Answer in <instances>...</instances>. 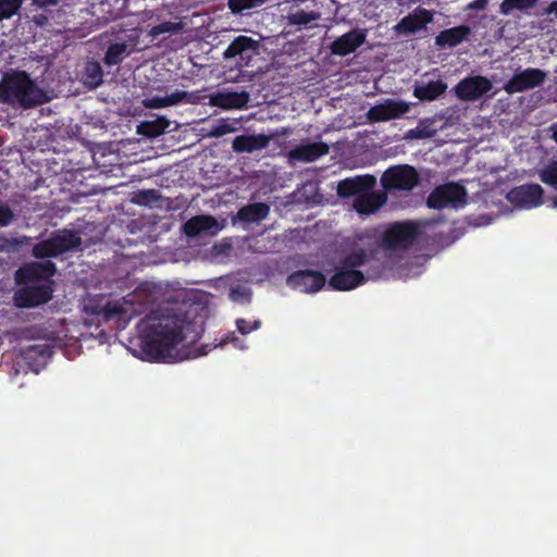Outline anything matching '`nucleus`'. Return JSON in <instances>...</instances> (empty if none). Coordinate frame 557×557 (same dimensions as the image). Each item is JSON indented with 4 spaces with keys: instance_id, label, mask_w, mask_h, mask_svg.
<instances>
[{
    "instance_id": "nucleus-1",
    "label": "nucleus",
    "mask_w": 557,
    "mask_h": 557,
    "mask_svg": "<svg viewBox=\"0 0 557 557\" xmlns=\"http://www.w3.org/2000/svg\"><path fill=\"white\" fill-rule=\"evenodd\" d=\"M138 331L143 352L154 362L171 363L185 359L187 356L180 351L178 345L199 338L195 324L171 309L150 312L138 323Z\"/></svg>"
},
{
    "instance_id": "nucleus-2",
    "label": "nucleus",
    "mask_w": 557,
    "mask_h": 557,
    "mask_svg": "<svg viewBox=\"0 0 557 557\" xmlns=\"http://www.w3.org/2000/svg\"><path fill=\"white\" fill-rule=\"evenodd\" d=\"M383 265L374 258L373 250L358 248L343 256L329 280V287L333 290L347 292L364 284L367 280L381 276Z\"/></svg>"
},
{
    "instance_id": "nucleus-3",
    "label": "nucleus",
    "mask_w": 557,
    "mask_h": 557,
    "mask_svg": "<svg viewBox=\"0 0 557 557\" xmlns=\"http://www.w3.org/2000/svg\"><path fill=\"white\" fill-rule=\"evenodd\" d=\"M50 101L47 92L23 70H8L0 78V104L29 110Z\"/></svg>"
},
{
    "instance_id": "nucleus-4",
    "label": "nucleus",
    "mask_w": 557,
    "mask_h": 557,
    "mask_svg": "<svg viewBox=\"0 0 557 557\" xmlns=\"http://www.w3.org/2000/svg\"><path fill=\"white\" fill-rule=\"evenodd\" d=\"M82 245V237L75 231L61 228L53 231L46 239L35 244L32 253L36 259L57 258L74 251Z\"/></svg>"
},
{
    "instance_id": "nucleus-5",
    "label": "nucleus",
    "mask_w": 557,
    "mask_h": 557,
    "mask_svg": "<svg viewBox=\"0 0 557 557\" xmlns=\"http://www.w3.org/2000/svg\"><path fill=\"white\" fill-rule=\"evenodd\" d=\"M419 183L420 176L418 171L409 164L392 165L381 176V185L386 194L408 193L418 186Z\"/></svg>"
},
{
    "instance_id": "nucleus-6",
    "label": "nucleus",
    "mask_w": 557,
    "mask_h": 557,
    "mask_svg": "<svg viewBox=\"0 0 557 557\" xmlns=\"http://www.w3.org/2000/svg\"><path fill=\"white\" fill-rule=\"evenodd\" d=\"M421 234L420 226L411 221L392 223L382 235V246L398 250L412 246Z\"/></svg>"
},
{
    "instance_id": "nucleus-7",
    "label": "nucleus",
    "mask_w": 557,
    "mask_h": 557,
    "mask_svg": "<svg viewBox=\"0 0 557 557\" xmlns=\"http://www.w3.org/2000/svg\"><path fill=\"white\" fill-rule=\"evenodd\" d=\"M467 202V190L457 183L440 185L429 195L426 205L432 209L462 207Z\"/></svg>"
},
{
    "instance_id": "nucleus-8",
    "label": "nucleus",
    "mask_w": 557,
    "mask_h": 557,
    "mask_svg": "<svg viewBox=\"0 0 557 557\" xmlns=\"http://www.w3.org/2000/svg\"><path fill=\"white\" fill-rule=\"evenodd\" d=\"M259 42L251 37L240 35L236 37L223 52L225 60L238 58L236 65L248 66L251 60L258 54Z\"/></svg>"
},
{
    "instance_id": "nucleus-9",
    "label": "nucleus",
    "mask_w": 557,
    "mask_h": 557,
    "mask_svg": "<svg viewBox=\"0 0 557 557\" xmlns=\"http://www.w3.org/2000/svg\"><path fill=\"white\" fill-rule=\"evenodd\" d=\"M52 288L47 284L29 285L18 288L13 295L17 308H35L52 298Z\"/></svg>"
},
{
    "instance_id": "nucleus-10",
    "label": "nucleus",
    "mask_w": 557,
    "mask_h": 557,
    "mask_svg": "<svg viewBox=\"0 0 557 557\" xmlns=\"http://www.w3.org/2000/svg\"><path fill=\"white\" fill-rule=\"evenodd\" d=\"M286 284L293 289L310 294L321 290L326 284V277L320 271L298 270L287 276Z\"/></svg>"
},
{
    "instance_id": "nucleus-11",
    "label": "nucleus",
    "mask_w": 557,
    "mask_h": 557,
    "mask_svg": "<svg viewBox=\"0 0 557 557\" xmlns=\"http://www.w3.org/2000/svg\"><path fill=\"white\" fill-rule=\"evenodd\" d=\"M546 73L540 69H525L515 74L504 86L508 94L522 92L541 86L546 79Z\"/></svg>"
},
{
    "instance_id": "nucleus-12",
    "label": "nucleus",
    "mask_w": 557,
    "mask_h": 557,
    "mask_svg": "<svg viewBox=\"0 0 557 557\" xmlns=\"http://www.w3.org/2000/svg\"><path fill=\"white\" fill-rule=\"evenodd\" d=\"M492 89V83L484 76L468 77L455 86L456 96L463 101H474Z\"/></svg>"
},
{
    "instance_id": "nucleus-13",
    "label": "nucleus",
    "mask_w": 557,
    "mask_h": 557,
    "mask_svg": "<svg viewBox=\"0 0 557 557\" xmlns=\"http://www.w3.org/2000/svg\"><path fill=\"white\" fill-rule=\"evenodd\" d=\"M376 178L371 174L355 175L338 182L336 193L341 198L359 197L366 191L372 190Z\"/></svg>"
},
{
    "instance_id": "nucleus-14",
    "label": "nucleus",
    "mask_w": 557,
    "mask_h": 557,
    "mask_svg": "<svg viewBox=\"0 0 557 557\" xmlns=\"http://www.w3.org/2000/svg\"><path fill=\"white\" fill-rule=\"evenodd\" d=\"M409 111V104L405 101L387 99L383 103L375 104L367 112L370 122H386L398 119Z\"/></svg>"
},
{
    "instance_id": "nucleus-15",
    "label": "nucleus",
    "mask_w": 557,
    "mask_h": 557,
    "mask_svg": "<svg viewBox=\"0 0 557 557\" xmlns=\"http://www.w3.org/2000/svg\"><path fill=\"white\" fill-rule=\"evenodd\" d=\"M544 190L539 184H525L512 188L508 195V200L521 208H534L543 202Z\"/></svg>"
},
{
    "instance_id": "nucleus-16",
    "label": "nucleus",
    "mask_w": 557,
    "mask_h": 557,
    "mask_svg": "<svg viewBox=\"0 0 557 557\" xmlns=\"http://www.w3.org/2000/svg\"><path fill=\"white\" fill-rule=\"evenodd\" d=\"M367 39V29L354 28L337 37L330 46L331 53L338 57H346L354 53Z\"/></svg>"
},
{
    "instance_id": "nucleus-17",
    "label": "nucleus",
    "mask_w": 557,
    "mask_h": 557,
    "mask_svg": "<svg viewBox=\"0 0 557 557\" xmlns=\"http://www.w3.org/2000/svg\"><path fill=\"white\" fill-rule=\"evenodd\" d=\"M57 272V267L52 261L34 262L20 268L15 273V280L18 284L48 280Z\"/></svg>"
},
{
    "instance_id": "nucleus-18",
    "label": "nucleus",
    "mask_w": 557,
    "mask_h": 557,
    "mask_svg": "<svg viewBox=\"0 0 557 557\" xmlns=\"http://www.w3.org/2000/svg\"><path fill=\"white\" fill-rule=\"evenodd\" d=\"M250 100V95L246 90L242 91H220L210 97V104L224 110L246 109Z\"/></svg>"
},
{
    "instance_id": "nucleus-19",
    "label": "nucleus",
    "mask_w": 557,
    "mask_h": 557,
    "mask_svg": "<svg viewBox=\"0 0 557 557\" xmlns=\"http://www.w3.org/2000/svg\"><path fill=\"white\" fill-rule=\"evenodd\" d=\"M433 21V14L431 11L424 8H418L412 13L403 17L399 23L395 26L398 33L403 34H414L418 30L424 28L428 24Z\"/></svg>"
},
{
    "instance_id": "nucleus-20",
    "label": "nucleus",
    "mask_w": 557,
    "mask_h": 557,
    "mask_svg": "<svg viewBox=\"0 0 557 557\" xmlns=\"http://www.w3.org/2000/svg\"><path fill=\"white\" fill-rule=\"evenodd\" d=\"M197 96L194 94H189L184 90H175L171 95L161 97V96H150L146 97L143 100V104L148 109H161L168 108L172 106H176L180 103H196Z\"/></svg>"
},
{
    "instance_id": "nucleus-21",
    "label": "nucleus",
    "mask_w": 557,
    "mask_h": 557,
    "mask_svg": "<svg viewBox=\"0 0 557 557\" xmlns=\"http://www.w3.org/2000/svg\"><path fill=\"white\" fill-rule=\"evenodd\" d=\"M472 29L468 25H459L440 32L435 37L438 49H451L463 41H468Z\"/></svg>"
},
{
    "instance_id": "nucleus-22",
    "label": "nucleus",
    "mask_w": 557,
    "mask_h": 557,
    "mask_svg": "<svg viewBox=\"0 0 557 557\" xmlns=\"http://www.w3.org/2000/svg\"><path fill=\"white\" fill-rule=\"evenodd\" d=\"M386 201L387 194L384 190H369L355 198L352 207L359 214L369 215L382 208Z\"/></svg>"
},
{
    "instance_id": "nucleus-23",
    "label": "nucleus",
    "mask_w": 557,
    "mask_h": 557,
    "mask_svg": "<svg viewBox=\"0 0 557 557\" xmlns=\"http://www.w3.org/2000/svg\"><path fill=\"white\" fill-rule=\"evenodd\" d=\"M326 153H329V146L319 141L299 145L292 149L288 156L293 160L312 162Z\"/></svg>"
},
{
    "instance_id": "nucleus-24",
    "label": "nucleus",
    "mask_w": 557,
    "mask_h": 557,
    "mask_svg": "<svg viewBox=\"0 0 557 557\" xmlns=\"http://www.w3.org/2000/svg\"><path fill=\"white\" fill-rule=\"evenodd\" d=\"M270 138L260 135H238L232 141V149L237 153L253 152L268 147Z\"/></svg>"
},
{
    "instance_id": "nucleus-25",
    "label": "nucleus",
    "mask_w": 557,
    "mask_h": 557,
    "mask_svg": "<svg viewBox=\"0 0 557 557\" xmlns=\"http://www.w3.org/2000/svg\"><path fill=\"white\" fill-rule=\"evenodd\" d=\"M447 90V84L442 79L429 81L428 83L416 84L413 96L420 101H434L444 95Z\"/></svg>"
},
{
    "instance_id": "nucleus-26",
    "label": "nucleus",
    "mask_w": 557,
    "mask_h": 557,
    "mask_svg": "<svg viewBox=\"0 0 557 557\" xmlns=\"http://www.w3.org/2000/svg\"><path fill=\"white\" fill-rule=\"evenodd\" d=\"M270 213V207L264 202H255L242 207L238 210L237 216L244 222H260L264 220Z\"/></svg>"
},
{
    "instance_id": "nucleus-27",
    "label": "nucleus",
    "mask_w": 557,
    "mask_h": 557,
    "mask_svg": "<svg viewBox=\"0 0 557 557\" xmlns=\"http://www.w3.org/2000/svg\"><path fill=\"white\" fill-rule=\"evenodd\" d=\"M215 224L211 215H197L189 219L184 224V232L188 237H196L201 233L209 231Z\"/></svg>"
},
{
    "instance_id": "nucleus-28",
    "label": "nucleus",
    "mask_w": 557,
    "mask_h": 557,
    "mask_svg": "<svg viewBox=\"0 0 557 557\" xmlns=\"http://www.w3.org/2000/svg\"><path fill=\"white\" fill-rule=\"evenodd\" d=\"M51 347L47 344L29 345L22 350V357L26 361H36L45 363L51 357Z\"/></svg>"
},
{
    "instance_id": "nucleus-29",
    "label": "nucleus",
    "mask_w": 557,
    "mask_h": 557,
    "mask_svg": "<svg viewBox=\"0 0 557 557\" xmlns=\"http://www.w3.org/2000/svg\"><path fill=\"white\" fill-rule=\"evenodd\" d=\"M127 54V45L125 42H115L108 47L103 57V62L108 66L120 64Z\"/></svg>"
},
{
    "instance_id": "nucleus-30",
    "label": "nucleus",
    "mask_w": 557,
    "mask_h": 557,
    "mask_svg": "<svg viewBox=\"0 0 557 557\" xmlns=\"http://www.w3.org/2000/svg\"><path fill=\"white\" fill-rule=\"evenodd\" d=\"M539 0H503L499 5V12L503 15H509L515 10L527 12L537 4Z\"/></svg>"
},
{
    "instance_id": "nucleus-31",
    "label": "nucleus",
    "mask_w": 557,
    "mask_h": 557,
    "mask_svg": "<svg viewBox=\"0 0 557 557\" xmlns=\"http://www.w3.org/2000/svg\"><path fill=\"white\" fill-rule=\"evenodd\" d=\"M320 17H321V13L318 11H308L307 12L304 10H299L295 13L288 14L287 21H288L289 25L302 26V25H308L312 22H315V21L320 20Z\"/></svg>"
},
{
    "instance_id": "nucleus-32",
    "label": "nucleus",
    "mask_w": 557,
    "mask_h": 557,
    "mask_svg": "<svg viewBox=\"0 0 557 557\" xmlns=\"http://www.w3.org/2000/svg\"><path fill=\"white\" fill-rule=\"evenodd\" d=\"M183 29V23L181 22H162L151 27L149 35L153 38H158L162 34H178Z\"/></svg>"
},
{
    "instance_id": "nucleus-33",
    "label": "nucleus",
    "mask_w": 557,
    "mask_h": 557,
    "mask_svg": "<svg viewBox=\"0 0 557 557\" xmlns=\"http://www.w3.org/2000/svg\"><path fill=\"white\" fill-rule=\"evenodd\" d=\"M86 84L98 87L102 83L103 72L99 63L89 62L85 66Z\"/></svg>"
},
{
    "instance_id": "nucleus-34",
    "label": "nucleus",
    "mask_w": 557,
    "mask_h": 557,
    "mask_svg": "<svg viewBox=\"0 0 557 557\" xmlns=\"http://www.w3.org/2000/svg\"><path fill=\"white\" fill-rule=\"evenodd\" d=\"M160 200V194L156 189H143L137 191L132 201L139 206H153Z\"/></svg>"
},
{
    "instance_id": "nucleus-35",
    "label": "nucleus",
    "mask_w": 557,
    "mask_h": 557,
    "mask_svg": "<svg viewBox=\"0 0 557 557\" xmlns=\"http://www.w3.org/2000/svg\"><path fill=\"white\" fill-rule=\"evenodd\" d=\"M95 313L100 315L102 320L109 321L110 319L121 317L124 313V309L117 302L108 301L99 310H95Z\"/></svg>"
},
{
    "instance_id": "nucleus-36",
    "label": "nucleus",
    "mask_w": 557,
    "mask_h": 557,
    "mask_svg": "<svg viewBox=\"0 0 557 557\" xmlns=\"http://www.w3.org/2000/svg\"><path fill=\"white\" fill-rule=\"evenodd\" d=\"M23 0H0V21L11 18L22 7Z\"/></svg>"
},
{
    "instance_id": "nucleus-37",
    "label": "nucleus",
    "mask_w": 557,
    "mask_h": 557,
    "mask_svg": "<svg viewBox=\"0 0 557 557\" xmlns=\"http://www.w3.org/2000/svg\"><path fill=\"white\" fill-rule=\"evenodd\" d=\"M267 0H228V8L233 13H242L262 5Z\"/></svg>"
},
{
    "instance_id": "nucleus-38",
    "label": "nucleus",
    "mask_w": 557,
    "mask_h": 557,
    "mask_svg": "<svg viewBox=\"0 0 557 557\" xmlns=\"http://www.w3.org/2000/svg\"><path fill=\"white\" fill-rule=\"evenodd\" d=\"M541 181L557 188V161H553L541 172Z\"/></svg>"
},
{
    "instance_id": "nucleus-39",
    "label": "nucleus",
    "mask_w": 557,
    "mask_h": 557,
    "mask_svg": "<svg viewBox=\"0 0 557 557\" xmlns=\"http://www.w3.org/2000/svg\"><path fill=\"white\" fill-rule=\"evenodd\" d=\"M260 326H261L260 320H255L252 322H250L246 319H243V318H239L236 320V327H237L238 332L243 335H247L250 332L258 330Z\"/></svg>"
},
{
    "instance_id": "nucleus-40",
    "label": "nucleus",
    "mask_w": 557,
    "mask_h": 557,
    "mask_svg": "<svg viewBox=\"0 0 557 557\" xmlns=\"http://www.w3.org/2000/svg\"><path fill=\"white\" fill-rule=\"evenodd\" d=\"M15 219L13 210L4 203H0V227L10 225Z\"/></svg>"
},
{
    "instance_id": "nucleus-41",
    "label": "nucleus",
    "mask_w": 557,
    "mask_h": 557,
    "mask_svg": "<svg viewBox=\"0 0 557 557\" xmlns=\"http://www.w3.org/2000/svg\"><path fill=\"white\" fill-rule=\"evenodd\" d=\"M232 132V127L228 123H220L211 129V135L215 137L223 136L227 133Z\"/></svg>"
},
{
    "instance_id": "nucleus-42",
    "label": "nucleus",
    "mask_w": 557,
    "mask_h": 557,
    "mask_svg": "<svg viewBox=\"0 0 557 557\" xmlns=\"http://www.w3.org/2000/svg\"><path fill=\"white\" fill-rule=\"evenodd\" d=\"M487 0H474L469 3L468 8L472 10H484L487 5Z\"/></svg>"
},
{
    "instance_id": "nucleus-43",
    "label": "nucleus",
    "mask_w": 557,
    "mask_h": 557,
    "mask_svg": "<svg viewBox=\"0 0 557 557\" xmlns=\"http://www.w3.org/2000/svg\"><path fill=\"white\" fill-rule=\"evenodd\" d=\"M410 136L414 137V138H425V137H430L431 134L424 133L422 129L417 128V129L410 131Z\"/></svg>"
},
{
    "instance_id": "nucleus-44",
    "label": "nucleus",
    "mask_w": 557,
    "mask_h": 557,
    "mask_svg": "<svg viewBox=\"0 0 557 557\" xmlns=\"http://www.w3.org/2000/svg\"><path fill=\"white\" fill-rule=\"evenodd\" d=\"M545 13L555 14L557 17V0L553 1L546 9Z\"/></svg>"
},
{
    "instance_id": "nucleus-45",
    "label": "nucleus",
    "mask_w": 557,
    "mask_h": 557,
    "mask_svg": "<svg viewBox=\"0 0 557 557\" xmlns=\"http://www.w3.org/2000/svg\"><path fill=\"white\" fill-rule=\"evenodd\" d=\"M553 138L557 143V123L552 126Z\"/></svg>"
},
{
    "instance_id": "nucleus-46",
    "label": "nucleus",
    "mask_w": 557,
    "mask_h": 557,
    "mask_svg": "<svg viewBox=\"0 0 557 557\" xmlns=\"http://www.w3.org/2000/svg\"><path fill=\"white\" fill-rule=\"evenodd\" d=\"M207 351H201L200 354H198L197 356H201V355H206Z\"/></svg>"
},
{
    "instance_id": "nucleus-47",
    "label": "nucleus",
    "mask_w": 557,
    "mask_h": 557,
    "mask_svg": "<svg viewBox=\"0 0 557 557\" xmlns=\"http://www.w3.org/2000/svg\"><path fill=\"white\" fill-rule=\"evenodd\" d=\"M554 202H555V206L557 207V198L555 199V201H554Z\"/></svg>"
}]
</instances>
